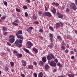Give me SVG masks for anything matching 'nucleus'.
Returning <instances> with one entry per match:
<instances>
[{
    "label": "nucleus",
    "instance_id": "1",
    "mask_svg": "<svg viewBox=\"0 0 77 77\" xmlns=\"http://www.w3.org/2000/svg\"><path fill=\"white\" fill-rule=\"evenodd\" d=\"M50 55H48L47 56V59L48 60H51L52 59H55V57H54V55L53 54H50Z\"/></svg>",
    "mask_w": 77,
    "mask_h": 77
},
{
    "label": "nucleus",
    "instance_id": "2",
    "mask_svg": "<svg viewBox=\"0 0 77 77\" xmlns=\"http://www.w3.org/2000/svg\"><path fill=\"white\" fill-rule=\"evenodd\" d=\"M42 15L43 16H48V17H51V14L49 12L43 13L42 14Z\"/></svg>",
    "mask_w": 77,
    "mask_h": 77
},
{
    "label": "nucleus",
    "instance_id": "3",
    "mask_svg": "<svg viewBox=\"0 0 77 77\" xmlns=\"http://www.w3.org/2000/svg\"><path fill=\"white\" fill-rule=\"evenodd\" d=\"M70 8L73 9V10H76L77 9V7L75 6V4L74 3H72L70 5Z\"/></svg>",
    "mask_w": 77,
    "mask_h": 77
},
{
    "label": "nucleus",
    "instance_id": "4",
    "mask_svg": "<svg viewBox=\"0 0 77 77\" xmlns=\"http://www.w3.org/2000/svg\"><path fill=\"white\" fill-rule=\"evenodd\" d=\"M50 65L51 66H53L54 67H55V66H56V62L54 61H51L50 63Z\"/></svg>",
    "mask_w": 77,
    "mask_h": 77
},
{
    "label": "nucleus",
    "instance_id": "5",
    "mask_svg": "<svg viewBox=\"0 0 77 77\" xmlns=\"http://www.w3.org/2000/svg\"><path fill=\"white\" fill-rule=\"evenodd\" d=\"M27 44H28V48L30 49L31 48V47H32V46L33 45L32 44V43L31 42L28 41L27 42Z\"/></svg>",
    "mask_w": 77,
    "mask_h": 77
},
{
    "label": "nucleus",
    "instance_id": "6",
    "mask_svg": "<svg viewBox=\"0 0 77 77\" xmlns=\"http://www.w3.org/2000/svg\"><path fill=\"white\" fill-rule=\"evenodd\" d=\"M16 35L18 39H22V40H23V39L24 38L23 37V36L19 35H18V33H16Z\"/></svg>",
    "mask_w": 77,
    "mask_h": 77
},
{
    "label": "nucleus",
    "instance_id": "7",
    "mask_svg": "<svg viewBox=\"0 0 77 77\" xmlns=\"http://www.w3.org/2000/svg\"><path fill=\"white\" fill-rule=\"evenodd\" d=\"M63 23H62V22L58 23H57L56 27H59V26H63Z\"/></svg>",
    "mask_w": 77,
    "mask_h": 77
},
{
    "label": "nucleus",
    "instance_id": "8",
    "mask_svg": "<svg viewBox=\"0 0 77 77\" xmlns=\"http://www.w3.org/2000/svg\"><path fill=\"white\" fill-rule=\"evenodd\" d=\"M57 15H58V17L60 18H63V15H62V14H60L59 12H57Z\"/></svg>",
    "mask_w": 77,
    "mask_h": 77
},
{
    "label": "nucleus",
    "instance_id": "9",
    "mask_svg": "<svg viewBox=\"0 0 77 77\" xmlns=\"http://www.w3.org/2000/svg\"><path fill=\"white\" fill-rule=\"evenodd\" d=\"M14 41H15V38H12L9 39V42L10 43H13V42H14Z\"/></svg>",
    "mask_w": 77,
    "mask_h": 77
},
{
    "label": "nucleus",
    "instance_id": "10",
    "mask_svg": "<svg viewBox=\"0 0 77 77\" xmlns=\"http://www.w3.org/2000/svg\"><path fill=\"white\" fill-rule=\"evenodd\" d=\"M18 40H17L15 42L14 44V45L16 47H17V46H18V45H19V44H18Z\"/></svg>",
    "mask_w": 77,
    "mask_h": 77
},
{
    "label": "nucleus",
    "instance_id": "11",
    "mask_svg": "<svg viewBox=\"0 0 77 77\" xmlns=\"http://www.w3.org/2000/svg\"><path fill=\"white\" fill-rule=\"evenodd\" d=\"M42 60L43 62L45 63L47 61V58L46 57H43L42 58Z\"/></svg>",
    "mask_w": 77,
    "mask_h": 77
},
{
    "label": "nucleus",
    "instance_id": "12",
    "mask_svg": "<svg viewBox=\"0 0 77 77\" xmlns=\"http://www.w3.org/2000/svg\"><path fill=\"white\" fill-rule=\"evenodd\" d=\"M54 46V45L53 44V43H50L49 45H48V47H49V48H53Z\"/></svg>",
    "mask_w": 77,
    "mask_h": 77
},
{
    "label": "nucleus",
    "instance_id": "13",
    "mask_svg": "<svg viewBox=\"0 0 77 77\" xmlns=\"http://www.w3.org/2000/svg\"><path fill=\"white\" fill-rule=\"evenodd\" d=\"M38 64L40 65V66H43L44 63L42 62V61H40L38 62Z\"/></svg>",
    "mask_w": 77,
    "mask_h": 77
},
{
    "label": "nucleus",
    "instance_id": "14",
    "mask_svg": "<svg viewBox=\"0 0 77 77\" xmlns=\"http://www.w3.org/2000/svg\"><path fill=\"white\" fill-rule=\"evenodd\" d=\"M23 65L24 67L26 66V65H27V63L26 61L22 60Z\"/></svg>",
    "mask_w": 77,
    "mask_h": 77
},
{
    "label": "nucleus",
    "instance_id": "15",
    "mask_svg": "<svg viewBox=\"0 0 77 77\" xmlns=\"http://www.w3.org/2000/svg\"><path fill=\"white\" fill-rule=\"evenodd\" d=\"M57 38L59 40V41H62V37L60 35H57Z\"/></svg>",
    "mask_w": 77,
    "mask_h": 77
},
{
    "label": "nucleus",
    "instance_id": "16",
    "mask_svg": "<svg viewBox=\"0 0 77 77\" xmlns=\"http://www.w3.org/2000/svg\"><path fill=\"white\" fill-rule=\"evenodd\" d=\"M49 66H48V65H45V68L46 70H47L48 69H49Z\"/></svg>",
    "mask_w": 77,
    "mask_h": 77
},
{
    "label": "nucleus",
    "instance_id": "17",
    "mask_svg": "<svg viewBox=\"0 0 77 77\" xmlns=\"http://www.w3.org/2000/svg\"><path fill=\"white\" fill-rule=\"evenodd\" d=\"M17 40H18V42L19 43V44H22L23 43V40L21 39H17Z\"/></svg>",
    "mask_w": 77,
    "mask_h": 77
},
{
    "label": "nucleus",
    "instance_id": "18",
    "mask_svg": "<svg viewBox=\"0 0 77 77\" xmlns=\"http://www.w3.org/2000/svg\"><path fill=\"white\" fill-rule=\"evenodd\" d=\"M33 51H34V52H35V53H38V50H37V49H36V48H33Z\"/></svg>",
    "mask_w": 77,
    "mask_h": 77
},
{
    "label": "nucleus",
    "instance_id": "19",
    "mask_svg": "<svg viewBox=\"0 0 77 77\" xmlns=\"http://www.w3.org/2000/svg\"><path fill=\"white\" fill-rule=\"evenodd\" d=\"M38 77H43V74H42V73H40L38 75Z\"/></svg>",
    "mask_w": 77,
    "mask_h": 77
},
{
    "label": "nucleus",
    "instance_id": "20",
    "mask_svg": "<svg viewBox=\"0 0 77 77\" xmlns=\"http://www.w3.org/2000/svg\"><path fill=\"white\" fill-rule=\"evenodd\" d=\"M23 50L27 53H29V51L27 49H26V48H23Z\"/></svg>",
    "mask_w": 77,
    "mask_h": 77
},
{
    "label": "nucleus",
    "instance_id": "21",
    "mask_svg": "<svg viewBox=\"0 0 77 77\" xmlns=\"http://www.w3.org/2000/svg\"><path fill=\"white\" fill-rule=\"evenodd\" d=\"M18 35H22V31L19 30L18 31L17 33Z\"/></svg>",
    "mask_w": 77,
    "mask_h": 77
},
{
    "label": "nucleus",
    "instance_id": "22",
    "mask_svg": "<svg viewBox=\"0 0 77 77\" xmlns=\"http://www.w3.org/2000/svg\"><path fill=\"white\" fill-rule=\"evenodd\" d=\"M56 9H55L54 8H53L52 10V13L53 14H56Z\"/></svg>",
    "mask_w": 77,
    "mask_h": 77
},
{
    "label": "nucleus",
    "instance_id": "23",
    "mask_svg": "<svg viewBox=\"0 0 77 77\" xmlns=\"http://www.w3.org/2000/svg\"><path fill=\"white\" fill-rule=\"evenodd\" d=\"M28 68H29V69H33V65H31L28 66Z\"/></svg>",
    "mask_w": 77,
    "mask_h": 77
},
{
    "label": "nucleus",
    "instance_id": "24",
    "mask_svg": "<svg viewBox=\"0 0 77 77\" xmlns=\"http://www.w3.org/2000/svg\"><path fill=\"white\" fill-rule=\"evenodd\" d=\"M12 24L14 25V26H18V24L15 23V22H13L12 23Z\"/></svg>",
    "mask_w": 77,
    "mask_h": 77
},
{
    "label": "nucleus",
    "instance_id": "25",
    "mask_svg": "<svg viewBox=\"0 0 77 77\" xmlns=\"http://www.w3.org/2000/svg\"><path fill=\"white\" fill-rule=\"evenodd\" d=\"M49 37L51 38H53V35L51 33L49 34Z\"/></svg>",
    "mask_w": 77,
    "mask_h": 77
},
{
    "label": "nucleus",
    "instance_id": "26",
    "mask_svg": "<svg viewBox=\"0 0 77 77\" xmlns=\"http://www.w3.org/2000/svg\"><path fill=\"white\" fill-rule=\"evenodd\" d=\"M68 75L69 77H74V75L73 74H69Z\"/></svg>",
    "mask_w": 77,
    "mask_h": 77
},
{
    "label": "nucleus",
    "instance_id": "27",
    "mask_svg": "<svg viewBox=\"0 0 77 77\" xmlns=\"http://www.w3.org/2000/svg\"><path fill=\"white\" fill-rule=\"evenodd\" d=\"M10 63L11 64V66H13L14 65V62H10Z\"/></svg>",
    "mask_w": 77,
    "mask_h": 77
},
{
    "label": "nucleus",
    "instance_id": "28",
    "mask_svg": "<svg viewBox=\"0 0 77 77\" xmlns=\"http://www.w3.org/2000/svg\"><path fill=\"white\" fill-rule=\"evenodd\" d=\"M17 54V56L19 57H22V54Z\"/></svg>",
    "mask_w": 77,
    "mask_h": 77
},
{
    "label": "nucleus",
    "instance_id": "29",
    "mask_svg": "<svg viewBox=\"0 0 77 77\" xmlns=\"http://www.w3.org/2000/svg\"><path fill=\"white\" fill-rule=\"evenodd\" d=\"M33 18L34 20H36L37 19V17H36V16H35V15L34 14L33 15Z\"/></svg>",
    "mask_w": 77,
    "mask_h": 77
},
{
    "label": "nucleus",
    "instance_id": "30",
    "mask_svg": "<svg viewBox=\"0 0 77 77\" xmlns=\"http://www.w3.org/2000/svg\"><path fill=\"white\" fill-rule=\"evenodd\" d=\"M52 5H55V6H59V4L57 3L53 2L52 3Z\"/></svg>",
    "mask_w": 77,
    "mask_h": 77
},
{
    "label": "nucleus",
    "instance_id": "31",
    "mask_svg": "<svg viewBox=\"0 0 77 77\" xmlns=\"http://www.w3.org/2000/svg\"><path fill=\"white\" fill-rule=\"evenodd\" d=\"M27 31L28 32H31L32 31L29 28H27Z\"/></svg>",
    "mask_w": 77,
    "mask_h": 77
},
{
    "label": "nucleus",
    "instance_id": "32",
    "mask_svg": "<svg viewBox=\"0 0 77 77\" xmlns=\"http://www.w3.org/2000/svg\"><path fill=\"white\" fill-rule=\"evenodd\" d=\"M14 23H19V20L18 19L15 20L14 21Z\"/></svg>",
    "mask_w": 77,
    "mask_h": 77
},
{
    "label": "nucleus",
    "instance_id": "33",
    "mask_svg": "<svg viewBox=\"0 0 77 77\" xmlns=\"http://www.w3.org/2000/svg\"><path fill=\"white\" fill-rule=\"evenodd\" d=\"M3 34L4 35H6L8 34V32H6L4 31L3 32Z\"/></svg>",
    "mask_w": 77,
    "mask_h": 77
},
{
    "label": "nucleus",
    "instance_id": "34",
    "mask_svg": "<svg viewBox=\"0 0 77 77\" xmlns=\"http://www.w3.org/2000/svg\"><path fill=\"white\" fill-rule=\"evenodd\" d=\"M2 30L4 31H6V30H7V29L5 27H3L2 28Z\"/></svg>",
    "mask_w": 77,
    "mask_h": 77
},
{
    "label": "nucleus",
    "instance_id": "35",
    "mask_svg": "<svg viewBox=\"0 0 77 77\" xmlns=\"http://www.w3.org/2000/svg\"><path fill=\"white\" fill-rule=\"evenodd\" d=\"M4 4L5 6L8 5V3H7V2L6 1H4Z\"/></svg>",
    "mask_w": 77,
    "mask_h": 77
},
{
    "label": "nucleus",
    "instance_id": "36",
    "mask_svg": "<svg viewBox=\"0 0 77 77\" xmlns=\"http://www.w3.org/2000/svg\"><path fill=\"white\" fill-rule=\"evenodd\" d=\"M9 37L10 38H15V36L13 35H10L9 36Z\"/></svg>",
    "mask_w": 77,
    "mask_h": 77
},
{
    "label": "nucleus",
    "instance_id": "37",
    "mask_svg": "<svg viewBox=\"0 0 77 77\" xmlns=\"http://www.w3.org/2000/svg\"><path fill=\"white\" fill-rule=\"evenodd\" d=\"M61 48L63 49V50H65V46H62L61 47Z\"/></svg>",
    "mask_w": 77,
    "mask_h": 77
},
{
    "label": "nucleus",
    "instance_id": "38",
    "mask_svg": "<svg viewBox=\"0 0 77 77\" xmlns=\"http://www.w3.org/2000/svg\"><path fill=\"white\" fill-rule=\"evenodd\" d=\"M49 29L50 30H52V31H53V27L51 26L49 27Z\"/></svg>",
    "mask_w": 77,
    "mask_h": 77
},
{
    "label": "nucleus",
    "instance_id": "39",
    "mask_svg": "<svg viewBox=\"0 0 77 77\" xmlns=\"http://www.w3.org/2000/svg\"><path fill=\"white\" fill-rule=\"evenodd\" d=\"M5 69L6 71H8L9 70V68L7 67H5Z\"/></svg>",
    "mask_w": 77,
    "mask_h": 77
},
{
    "label": "nucleus",
    "instance_id": "40",
    "mask_svg": "<svg viewBox=\"0 0 77 77\" xmlns=\"http://www.w3.org/2000/svg\"><path fill=\"white\" fill-rule=\"evenodd\" d=\"M58 66H60V67H62V64L60 63H58L57 64Z\"/></svg>",
    "mask_w": 77,
    "mask_h": 77
},
{
    "label": "nucleus",
    "instance_id": "41",
    "mask_svg": "<svg viewBox=\"0 0 77 77\" xmlns=\"http://www.w3.org/2000/svg\"><path fill=\"white\" fill-rule=\"evenodd\" d=\"M7 45H8L9 46H11V44H10V43H9V42H7Z\"/></svg>",
    "mask_w": 77,
    "mask_h": 77
},
{
    "label": "nucleus",
    "instance_id": "42",
    "mask_svg": "<svg viewBox=\"0 0 77 77\" xmlns=\"http://www.w3.org/2000/svg\"><path fill=\"white\" fill-rule=\"evenodd\" d=\"M39 32L40 33H42L43 32V30L42 29H41L39 30Z\"/></svg>",
    "mask_w": 77,
    "mask_h": 77
},
{
    "label": "nucleus",
    "instance_id": "43",
    "mask_svg": "<svg viewBox=\"0 0 77 77\" xmlns=\"http://www.w3.org/2000/svg\"><path fill=\"white\" fill-rule=\"evenodd\" d=\"M33 64L35 66H36V65H37V63H36V62H34L33 63Z\"/></svg>",
    "mask_w": 77,
    "mask_h": 77
},
{
    "label": "nucleus",
    "instance_id": "44",
    "mask_svg": "<svg viewBox=\"0 0 77 77\" xmlns=\"http://www.w3.org/2000/svg\"><path fill=\"white\" fill-rule=\"evenodd\" d=\"M6 18V17L4 16V17H1V19L2 20H5Z\"/></svg>",
    "mask_w": 77,
    "mask_h": 77
},
{
    "label": "nucleus",
    "instance_id": "45",
    "mask_svg": "<svg viewBox=\"0 0 77 77\" xmlns=\"http://www.w3.org/2000/svg\"><path fill=\"white\" fill-rule=\"evenodd\" d=\"M16 11H17L18 12H20V10L18 8L16 9Z\"/></svg>",
    "mask_w": 77,
    "mask_h": 77
},
{
    "label": "nucleus",
    "instance_id": "46",
    "mask_svg": "<svg viewBox=\"0 0 77 77\" xmlns=\"http://www.w3.org/2000/svg\"><path fill=\"white\" fill-rule=\"evenodd\" d=\"M23 8H24L25 9L27 8V6H25V5L23 6Z\"/></svg>",
    "mask_w": 77,
    "mask_h": 77
},
{
    "label": "nucleus",
    "instance_id": "47",
    "mask_svg": "<svg viewBox=\"0 0 77 77\" xmlns=\"http://www.w3.org/2000/svg\"><path fill=\"white\" fill-rule=\"evenodd\" d=\"M25 16L26 17H28L29 16V14H27V12H25Z\"/></svg>",
    "mask_w": 77,
    "mask_h": 77
},
{
    "label": "nucleus",
    "instance_id": "48",
    "mask_svg": "<svg viewBox=\"0 0 77 77\" xmlns=\"http://www.w3.org/2000/svg\"><path fill=\"white\" fill-rule=\"evenodd\" d=\"M33 75L35 77H37V74L36 73H34Z\"/></svg>",
    "mask_w": 77,
    "mask_h": 77
},
{
    "label": "nucleus",
    "instance_id": "49",
    "mask_svg": "<svg viewBox=\"0 0 77 77\" xmlns=\"http://www.w3.org/2000/svg\"><path fill=\"white\" fill-rule=\"evenodd\" d=\"M65 52H66V53H68V50L67 49L65 51H64Z\"/></svg>",
    "mask_w": 77,
    "mask_h": 77
},
{
    "label": "nucleus",
    "instance_id": "50",
    "mask_svg": "<svg viewBox=\"0 0 77 77\" xmlns=\"http://www.w3.org/2000/svg\"><path fill=\"white\" fill-rule=\"evenodd\" d=\"M38 13L39 15H41V14H42V12L41 11H38Z\"/></svg>",
    "mask_w": 77,
    "mask_h": 77
},
{
    "label": "nucleus",
    "instance_id": "51",
    "mask_svg": "<svg viewBox=\"0 0 77 77\" xmlns=\"http://www.w3.org/2000/svg\"><path fill=\"white\" fill-rule=\"evenodd\" d=\"M22 47V45L21 44H19L18 46L19 48H20V47Z\"/></svg>",
    "mask_w": 77,
    "mask_h": 77
},
{
    "label": "nucleus",
    "instance_id": "52",
    "mask_svg": "<svg viewBox=\"0 0 77 77\" xmlns=\"http://www.w3.org/2000/svg\"><path fill=\"white\" fill-rule=\"evenodd\" d=\"M54 61H55V62H56V63H57V62H58V60H57V59L54 60Z\"/></svg>",
    "mask_w": 77,
    "mask_h": 77
},
{
    "label": "nucleus",
    "instance_id": "53",
    "mask_svg": "<svg viewBox=\"0 0 77 77\" xmlns=\"http://www.w3.org/2000/svg\"><path fill=\"white\" fill-rule=\"evenodd\" d=\"M45 11H48V9L47 7H46V6H45Z\"/></svg>",
    "mask_w": 77,
    "mask_h": 77
},
{
    "label": "nucleus",
    "instance_id": "54",
    "mask_svg": "<svg viewBox=\"0 0 77 77\" xmlns=\"http://www.w3.org/2000/svg\"><path fill=\"white\" fill-rule=\"evenodd\" d=\"M29 28L31 31L33 29V27H32V26H30Z\"/></svg>",
    "mask_w": 77,
    "mask_h": 77
},
{
    "label": "nucleus",
    "instance_id": "55",
    "mask_svg": "<svg viewBox=\"0 0 77 77\" xmlns=\"http://www.w3.org/2000/svg\"><path fill=\"white\" fill-rule=\"evenodd\" d=\"M56 71H57V69H54V70L53 71V72H56Z\"/></svg>",
    "mask_w": 77,
    "mask_h": 77
},
{
    "label": "nucleus",
    "instance_id": "56",
    "mask_svg": "<svg viewBox=\"0 0 77 77\" xmlns=\"http://www.w3.org/2000/svg\"><path fill=\"white\" fill-rule=\"evenodd\" d=\"M70 53L71 54H74V51H70Z\"/></svg>",
    "mask_w": 77,
    "mask_h": 77
},
{
    "label": "nucleus",
    "instance_id": "57",
    "mask_svg": "<svg viewBox=\"0 0 77 77\" xmlns=\"http://www.w3.org/2000/svg\"><path fill=\"white\" fill-rule=\"evenodd\" d=\"M66 11V12H69V9H68V8H67Z\"/></svg>",
    "mask_w": 77,
    "mask_h": 77
},
{
    "label": "nucleus",
    "instance_id": "58",
    "mask_svg": "<svg viewBox=\"0 0 77 77\" xmlns=\"http://www.w3.org/2000/svg\"><path fill=\"white\" fill-rule=\"evenodd\" d=\"M53 38H50V40L51 41V42H53Z\"/></svg>",
    "mask_w": 77,
    "mask_h": 77
},
{
    "label": "nucleus",
    "instance_id": "59",
    "mask_svg": "<svg viewBox=\"0 0 77 77\" xmlns=\"http://www.w3.org/2000/svg\"><path fill=\"white\" fill-rule=\"evenodd\" d=\"M34 23H35V24H39V22L37 21L35 22Z\"/></svg>",
    "mask_w": 77,
    "mask_h": 77
},
{
    "label": "nucleus",
    "instance_id": "60",
    "mask_svg": "<svg viewBox=\"0 0 77 77\" xmlns=\"http://www.w3.org/2000/svg\"><path fill=\"white\" fill-rule=\"evenodd\" d=\"M21 75L22 76V77H25V75H24V74H22Z\"/></svg>",
    "mask_w": 77,
    "mask_h": 77
},
{
    "label": "nucleus",
    "instance_id": "61",
    "mask_svg": "<svg viewBox=\"0 0 77 77\" xmlns=\"http://www.w3.org/2000/svg\"><path fill=\"white\" fill-rule=\"evenodd\" d=\"M75 4L77 6V0H75Z\"/></svg>",
    "mask_w": 77,
    "mask_h": 77
},
{
    "label": "nucleus",
    "instance_id": "62",
    "mask_svg": "<svg viewBox=\"0 0 77 77\" xmlns=\"http://www.w3.org/2000/svg\"><path fill=\"white\" fill-rule=\"evenodd\" d=\"M26 2L27 3H30V1L29 0H26Z\"/></svg>",
    "mask_w": 77,
    "mask_h": 77
},
{
    "label": "nucleus",
    "instance_id": "63",
    "mask_svg": "<svg viewBox=\"0 0 77 77\" xmlns=\"http://www.w3.org/2000/svg\"><path fill=\"white\" fill-rule=\"evenodd\" d=\"M7 50L8 51H11V50H10V49H9V48H8L7 49Z\"/></svg>",
    "mask_w": 77,
    "mask_h": 77
},
{
    "label": "nucleus",
    "instance_id": "64",
    "mask_svg": "<svg viewBox=\"0 0 77 77\" xmlns=\"http://www.w3.org/2000/svg\"><path fill=\"white\" fill-rule=\"evenodd\" d=\"M13 52H14V53H15H15H17V51H14Z\"/></svg>",
    "mask_w": 77,
    "mask_h": 77
}]
</instances>
